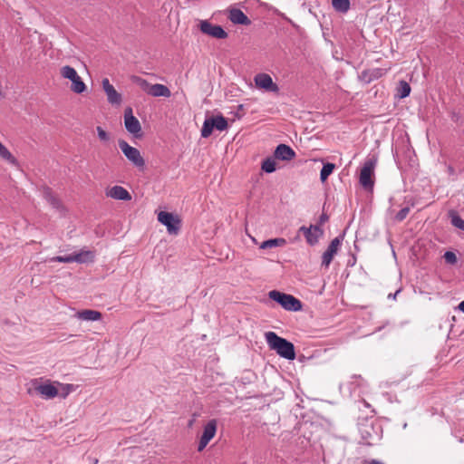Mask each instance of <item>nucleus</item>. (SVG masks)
Here are the masks:
<instances>
[{"label": "nucleus", "mask_w": 464, "mask_h": 464, "mask_svg": "<svg viewBox=\"0 0 464 464\" xmlns=\"http://www.w3.org/2000/svg\"><path fill=\"white\" fill-rule=\"evenodd\" d=\"M265 338L268 347L276 351L282 358L294 360L295 358V345L285 338L278 336L275 332H266Z\"/></svg>", "instance_id": "1"}, {"label": "nucleus", "mask_w": 464, "mask_h": 464, "mask_svg": "<svg viewBox=\"0 0 464 464\" xmlns=\"http://www.w3.org/2000/svg\"><path fill=\"white\" fill-rule=\"evenodd\" d=\"M359 432L364 444L373 445L382 436V429L375 420H365L359 423Z\"/></svg>", "instance_id": "2"}, {"label": "nucleus", "mask_w": 464, "mask_h": 464, "mask_svg": "<svg viewBox=\"0 0 464 464\" xmlns=\"http://www.w3.org/2000/svg\"><path fill=\"white\" fill-rule=\"evenodd\" d=\"M268 297L286 311L297 312L302 309V302L292 295L278 290H271L268 293Z\"/></svg>", "instance_id": "3"}, {"label": "nucleus", "mask_w": 464, "mask_h": 464, "mask_svg": "<svg viewBox=\"0 0 464 464\" xmlns=\"http://www.w3.org/2000/svg\"><path fill=\"white\" fill-rule=\"evenodd\" d=\"M377 164V159L374 156L368 157L360 171L359 181L364 188H372L374 185L373 176Z\"/></svg>", "instance_id": "4"}, {"label": "nucleus", "mask_w": 464, "mask_h": 464, "mask_svg": "<svg viewBox=\"0 0 464 464\" xmlns=\"http://www.w3.org/2000/svg\"><path fill=\"white\" fill-rule=\"evenodd\" d=\"M227 127V120L221 114L207 117L201 128V137L208 138L212 134L214 129L223 131L226 130Z\"/></svg>", "instance_id": "5"}, {"label": "nucleus", "mask_w": 464, "mask_h": 464, "mask_svg": "<svg viewBox=\"0 0 464 464\" xmlns=\"http://www.w3.org/2000/svg\"><path fill=\"white\" fill-rule=\"evenodd\" d=\"M119 147L124 156L130 161L135 167L140 169H143L145 167V160L142 158L140 150L130 146L126 140H119Z\"/></svg>", "instance_id": "6"}, {"label": "nucleus", "mask_w": 464, "mask_h": 464, "mask_svg": "<svg viewBox=\"0 0 464 464\" xmlns=\"http://www.w3.org/2000/svg\"><path fill=\"white\" fill-rule=\"evenodd\" d=\"M133 81L137 82L144 91L154 97H169L171 92L169 89L160 83L150 85L149 82L140 77L135 76Z\"/></svg>", "instance_id": "7"}, {"label": "nucleus", "mask_w": 464, "mask_h": 464, "mask_svg": "<svg viewBox=\"0 0 464 464\" xmlns=\"http://www.w3.org/2000/svg\"><path fill=\"white\" fill-rule=\"evenodd\" d=\"M158 220L167 227L170 235H177L180 230L181 220L172 213L160 211L158 214Z\"/></svg>", "instance_id": "8"}, {"label": "nucleus", "mask_w": 464, "mask_h": 464, "mask_svg": "<svg viewBox=\"0 0 464 464\" xmlns=\"http://www.w3.org/2000/svg\"><path fill=\"white\" fill-rule=\"evenodd\" d=\"M124 126L128 132L132 134L135 138H140L141 126L139 120L133 115L132 109L128 107L124 111Z\"/></svg>", "instance_id": "9"}, {"label": "nucleus", "mask_w": 464, "mask_h": 464, "mask_svg": "<svg viewBox=\"0 0 464 464\" xmlns=\"http://www.w3.org/2000/svg\"><path fill=\"white\" fill-rule=\"evenodd\" d=\"M217 420L215 419L210 420L204 426L202 435L199 439L198 445V451H202L209 441L215 437L217 433Z\"/></svg>", "instance_id": "10"}, {"label": "nucleus", "mask_w": 464, "mask_h": 464, "mask_svg": "<svg viewBox=\"0 0 464 464\" xmlns=\"http://www.w3.org/2000/svg\"><path fill=\"white\" fill-rule=\"evenodd\" d=\"M254 81L256 87L259 89L274 93H277L279 92L278 85L276 82H274L272 77L267 73H257L255 76Z\"/></svg>", "instance_id": "11"}, {"label": "nucleus", "mask_w": 464, "mask_h": 464, "mask_svg": "<svg viewBox=\"0 0 464 464\" xmlns=\"http://www.w3.org/2000/svg\"><path fill=\"white\" fill-rule=\"evenodd\" d=\"M299 233H302L310 246H314L318 243L319 238L323 237L324 230L318 225H311L309 227L302 226L299 228Z\"/></svg>", "instance_id": "12"}, {"label": "nucleus", "mask_w": 464, "mask_h": 464, "mask_svg": "<svg viewBox=\"0 0 464 464\" xmlns=\"http://www.w3.org/2000/svg\"><path fill=\"white\" fill-rule=\"evenodd\" d=\"M343 239V235H340L331 241L327 249L324 252L322 256V266L327 268L330 266L334 258V256L337 253Z\"/></svg>", "instance_id": "13"}, {"label": "nucleus", "mask_w": 464, "mask_h": 464, "mask_svg": "<svg viewBox=\"0 0 464 464\" xmlns=\"http://www.w3.org/2000/svg\"><path fill=\"white\" fill-rule=\"evenodd\" d=\"M200 31L217 39H226L228 35L221 25L213 24L207 20L201 21Z\"/></svg>", "instance_id": "14"}, {"label": "nucleus", "mask_w": 464, "mask_h": 464, "mask_svg": "<svg viewBox=\"0 0 464 464\" xmlns=\"http://www.w3.org/2000/svg\"><path fill=\"white\" fill-rule=\"evenodd\" d=\"M103 91L107 95L108 102L112 105H120L121 103L122 98L121 93H119L112 84H111L108 78L102 79V82Z\"/></svg>", "instance_id": "15"}, {"label": "nucleus", "mask_w": 464, "mask_h": 464, "mask_svg": "<svg viewBox=\"0 0 464 464\" xmlns=\"http://www.w3.org/2000/svg\"><path fill=\"white\" fill-rule=\"evenodd\" d=\"M42 196L52 206V208L60 212L64 211V207L62 201L56 197V195H54L51 188L45 186L43 187Z\"/></svg>", "instance_id": "16"}, {"label": "nucleus", "mask_w": 464, "mask_h": 464, "mask_svg": "<svg viewBox=\"0 0 464 464\" xmlns=\"http://www.w3.org/2000/svg\"><path fill=\"white\" fill-rule=\"evenodd\" d=\"M274 156L277 160H291L295 157V152L290 146L279 144L274 151Z\"/></svg>", "instance_id": "17"}, {"label": "nucleus", "mask_w": 464, "mask_h": 464, "mask_svg": "<svg viewBox=\"0 0 464 464\" xmlns=\"http://www.w3.org/2000/svg\"><path fill=\"white\" fill-rule=\"evenodd\" d=\"M352 379V381L345 383H341L339 387L342 392H347L349 396L355 393L356 390L362 386L363 382L361 376H353Z\"/></svg>", "instance_id": "18"}, {"label": "nucleus", "mask_w": 464, "mask_h": 464, "mask_svg": "<svg viewBox=\"0 0 464 464\" xmlns=\"http://www.w3.org/2000/svg\"><path fill=\"white\" fill-rule=\"evenodd\" d=\"M106 196L114 199L128 201L131 199L129 191L121 186H113L106 192Z\"/></svg>", "instance_id": "19"}, {"label": "nucleus", "mask_w": 464, "mask_h": 464, "mask_svg": "<svg viewBox=\"0 0 464 464\" xmlns=\"http://www.w3.org/2000/svg\"><path fill=\"white\" fill-rule=\"evenodd\" d=\"M34 389L46 400L53 399L58 395L57 388L50 382L39 384Z\"/></svg>", "instance_id": "20"}, {"label": "nucleus", "mask_w": 464, "mask_h": 464, "mask_svg": "<svg viewBox=\"0 0 464 464\" xmlns=\"http://www.w3.org/2000/svg\"><path fill=\"white\" fill-rule=\"evenodd\" d=\"M229 20L235 24L249 25L251 20L240 9H232L229 12Z\"/></svg>", "instance_id": "21"}, {"label": "nucleus", "mask_w": 464, "mask_h": 464, "mask_svg": "<svg viewBox=\"0 0 464 464\" xmlns=\"http://www.w3.org/2000/svg\"><path fill=\"white\" fill-rule=\"evenodd\" d=\"M75 316L82 321L94 322L102 318V314L96 310L86 309L77 312Z\"/></svg>", "instance_id": "22"}, {"label": "nucleus", "mask_w": 464, "mask_h": 464, "mask_svg": "<svg viewBox=\"0 0 464 464\" xmlns=\"http://www.w3.org/2000/svg\"><path fill=\"white\" fill-rule=\"evenodd\" d=\"M285 244H286V240L285 238H282V237L271 238V239L264 241L261 244L260 248L266 249V248L283 246Z\"/></svg>", "instance_id": "23"}, {"label": "nucleus", "mask_w": 464, "mask_h": 464, "mask_svg": "<svg viewBox=\"0 0 464 464\" xmlns=\"http://www.w3.org/2000/svg\"><path fill=\"white\" fill-rule=\"evenodd\" d=\"M332 5L337 12L345 14L350 9L349 0H332Z\"/></svg>", "instance_id": "24"}, {"label": "nucleus", "mask_w": 464, "mask_h": 464, "mask_svg": "<svg viewBox=\"0 0 464 464\" xmlns=\"http://www.w3.org/2000/svg\"><path fill=\"white\" fill-rule=\"evenodd\" d=\"M72 91L75 93H82L86 90V85L79 75H76L72 81Z\"/></svg>", "instance_id": "25"}, {"label": "nucleus", "mask_w": 464, "mask_h": 464, "mask_svg": "<svg viewBox=\"0 0 464 464\" xmlns=\"http://www.w3.org/2000/svg\"><path fill=\"white\" fill-rule=\"evenodd\" d=\"M411 93V86L410 84L405 81H401L399 83V87L397 89V94L396 96L400 99H404L408 97Z\"/></svg>", "instance_id": "26"}, {"label": "nucleus", "mask_w": 464, "mask_h": 464, "mask_svg": "<svg viewBox=\"0 0 464 464\" xmlns=\"http://www.w3.org/2000/svg\"><path fill=\"white\" fill-rule=\"evenodd\" d=\"M335 169V165L334 163L327 162L323 165V168L320 172V179L322 182L326 181L328 177L333 173Z\"/></svg>", "instance_id": "27"}, {"label": "nucleus", "mask_w": 464, "mask_h": 464, "mask_svg": "<svg viewBox=\"0 0 464 464\" xmlns=\"http://www.w3.org/2000/svg\"><path fill=\"white\" fill-rule=\"evenodd\" d=\"M450 217L451 225L464 231V219L457 212L454 211L450 213Z\"/></svg>", "instance_id": "28"}, {"label": "nucleus", "mask_w": 464, "mask_h": 464, "mask_svg": "<svg viewBox=\"0 0 464 464\" xmlns=\"http://www.w3.org/2000/svg\"><path fill=\"white\" fill-rule=\"evenodd\" d=\"M0 157L13 165L17 164L16 159L11 154L5 146L0 142Z\"/></svg>", "instance_id": "29"}, {"label": "nucleus", "mask_w": 464, "mask_h": 464, "mask_svg": "<svg viewBox=\"0 0 464 464\" xmlns=\"http://www.w3.org/2000/svg\"><path fill=\"white\" fill-rule=\"evenodd\" d=\"M261 169L266 173H273L276 169V161L272 158H266L263 160Z\"/></svg>", "instance_id": "30"}, {"label": "nucleus", "mask_w": 464, "mask_h": 464, "mask_svg": "<svg viewBox=\"0 0 464 464\" xmlns=\"http://www.w3.org/2000/svg\"><path fill=\"white\" fill-rule=\"evenodd\" d=\"M73 256H78L81 261H75L76 263L82 264L87 262H92L94 258V255L92 251H82L79 253L72 254Z\"/></svg>", "instance_id": "31"}, {"label": "nucleus", "mask_w": 464, "mask_h": 464, "mask_svg": "<svg viewBox=\"0 0 464 464\" xmlns=\"http://www.w3.org/2000/svg\"><path fill=\"white\" fill-rule=\"evenodd\" d=\"M61 74L63 78L65 79H69V80H72L73 78L76 77V75H78L76 70L72 67V66H69V65H65L63 67H62L61 69Z\"/></svg>", "instance_id": "32"}, {"label": "nucleus", "mask_w": 464, "mask_h": 464, "mask_svg": "<svg viewBox=\"0 0 464 464\" xmlns=\"http://www.w3.org/2000/svg\"><path fill=\"white\" fill-rule=\"evenodd\" d=\"M52 260L59 263H73L74 261H81L78 256L73 255L57 256Z\"/></svg>", "instance_id": "33"}, {"label": "nucleus", "mask_w": 464, "mask_h": 464, "mask_svg": "<svg viewBox=\"0 0 464 464\" xmlns=\"http://www.w3.org/2000/svg\"><path fill=\"white\" fill-rule=\"evenodd\" d=\"M443 257L445 262L450 265H455L458 261L456 254L452 251H446Z\"/></svg>", "instance_id": "34"}, {"label": "nucleus", "mask_w": 464, "mask_h": 464, "mask_svg": "<svg viewBox=\"0 0 464 464\" xmlns=\"http://www.w3.org/2000/svg\"><path fill=\"white\" fill-rule=\"evenodd\" d=\"M409 212H410V208L409 207L402 208L395 215V220L398 221V222H401L402 220H404L406 218V217L408 216Z\"/></svg>", "instance_id": "35"}, {"label": "nucleus", "mask_w": 464, "mask_h": 464, "mask_svg": "<svg viewBox=\"0 0 464 464\" xmlns=\"http://www.w3.org/2000/svg\"><path fill=\"white\" fill-rule=\"evenodd\" d=\"M96 130H97V134H98V137L99 139L103 141V142H107L109 141L110 140V135L107 131H105L102 127L98 126L96 128Z\"/></svg>", "instance_id": "36"}, {"label": "nucleus", "mask_w": 464, "mask_h": 464, "mask_svg": "<svg viewBox=\"0 0 464 464\" xmlns=\"http://www.w3.org/2000/svg\"><path fill=\"white\" fill-rule=\"evenodd\" d=\"M328 218H328L327 214L323 213V214L320 216V218H319V222H318V224H317V225L321 227L324 223H325V222L328 220Z\"/></svg>", "instance_id": "37"}, {"label": "nucleus", "mask_w": 464, "mask_h": 464, "mask_svg": "<svg viewBox=\"0 0 464 464\" xmlns=\"http://www.w3.org/2000/svg\"><path fill=\"white\" fill-rule=\"evenodd\" d=\"M448 172H449V175H450V176L456 175V170L451 165L448 166Z\"/></svg>", "instance_id": "38"}, {"label": "nucleus", "mask_w": 464, "mask_h": 464, "mask_svg": "<svg viewBox=\"0 0 464 464\" xmlns=\"http://www.w3.org/2000/svg\"><path fill=\"white\" fill-rule=\"evenodd\" d=\"M401 292V289H398L394 294H389L388 298L395 299L397 295Z\"/></svg>", "instance_id": "39"}, {"label": "nucleus", "mask_w": 464, "mask_h": 464, "mask_svg": "<svg viewBox=\"0 0 464 464\" xmlns=\"http://www.w3.org/2000/svg\"><path fill=\"white\" fill-rule=\"evenodd\" d=\"M71 386H72V385H70V384H67V385H66V389H67V390H66V392L62 395V397H63V398H65V397L68 395V393L70 392V388H71Z\"/></svg>", "instance_id": "40"}, {"label": "nucleus", "mask_w": 464, "mask_h": 464, "mask_svg": "<svg viewBox=\"0 0 464 464\" xmlns=\"http://www.w3.org/2000/svg\"><path fill=\"white\" fill-rule=\"evenodd\" d=\"M368 464H384L383 462H382L381 460H378V459H371Z\"/></svg>", "instance_id": "41"}, {"label": "nucleus", "mask_w": 464, "mask_h": 464, "mask_svg": "<svg viewBox=\"0 0 464 464\" xmlns=\"http://www.w3.org/2000/svg\"><path fill=\"white\" fill-rule=\"evenodd\" d=\"M459 309L464 313V300L462 302L459 303Z\"/></svg>", "instance_id": "42"}]
</instances>
